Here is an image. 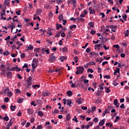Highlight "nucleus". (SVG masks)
Returning <instances> with one entry per match:
<instances>
[{
	"instance_id": "f257e3e1",
	"label": "nucleus",
	"mask_w": 129,
	"mask_h": 129,
	"mask_svg": "<svg viewBox=\"0 0 129 129\" xmlns=\"http://www.w3.org/2000/svg\"><path fill=\"white\" fill-rule=\"evenodd\" d=\"M77 71L76 72V74L79 75V74H82L84 71V68L82 67H77Z\"/></svg>"
},
{
	"instance_id": "f03ea898",
	"label": "nucleus",
	"mask_w": 129,
	"mask_h": 129,
	"mask_svg": "<svg viewBox=\"0 0 129 129\" xmlns=\"http://www.w3.org/2000/svg\"><path fill=\"white\" fill-rule=\"evenodd\" d=\"M32 77H29L27 81V86L28 88H31V85H32Z\"/></svg>"
},
{
	"instance_id": "7ed1b4c3",
	"label": "nucleus",
	"mask_w": 129,
	"mask_h": 129,
	"mask_svg": "<svg viewBox=\"0 0 129 129\" xmlns=\"http://www.w3.org/2000/svg\"><path fill=\"white\" fill-rule=\"evenodd\" d=\"M56 59H57V57L55 56H49L48 61L49 63H53L54 61H56Z\"/></svg>"
},
{
	"instance_id": "20e7f679",
	"label": "nucleus",
	"mask_w": 129,
	"mask_h": 129,
	"mask_svg": "<svg viewBox=\"0 0 129 129\" xmlns=\"http://www.w3.org/2000/svg\"><path fill=\"white\" fill-rule=\"evenodd\" d=\"M76 101L78 104H82V102L84 101L83 98H79L76 100Z\"/></svg>"
},
{
	"instance_id": "39448f33",
	"label": "nucleus",
	"mask_w": 129,
	"mask_h": 129,
	"mask_svg": "<svg viewBox=\"0 0 129 129\" xmlns=\"http://www.w3.org/2000/svg\"><path fill=\"white\" fill-rule=\"evenodd\" d=\"M34 113V110H33L31 108H28L27 109V113L30 115L31 114H33Z\"/></svg>"
},
{
	"instance_id": "423d86ee",
	"label": "nucleus",
	"mask_w": 129,
	"mask_h": 129,
	"mask_svg": "<svg viewBox=\"0 0 129 129\" xmlns=\"http://www.w3.org/2000/svg\"><path fill=\"white\" fill-rule=\"evenodd\" d=\"M6 75H7V77L8 78H12L13 77V75L12 74V72H8L6 73Z\"/></svg>"
},
{
	"instance_id": "0eeeda50",
	"label": "nucleus",
	"mask_w": 129,
	"mask_h": 129,
	"mask_svg": "<svg viewBox=\"0 0 129 129\" xmlns=\"http://www.w3.org/2000/svg\"><path fill=\"white\" fill-rule=\"evenodd\" d=\"M49 94H50V93L48 92L47 91H45V92H42V96H43L44 97L45 96H49Z\"/></svg>"
},
{
	"instance_id": "6e6552de",
	"label": "nucleus",
	"mask_w": 129,
	"mask_h": 129,
	"mask_svg": "<svg viewBox=\"0 0 129 129\" xmlns=\"http://www.w3.org/2000/svg\"><path fill=\"white\" fill-rule=\"evenodd\" d=\"M12 124H13V122L12 119H11L9 123L7 125V129H10V127L12 126Z\"/></svg>"
},
{
	"instance_id": "1a4fd4ad",
	"label": "nucleus",
	"mask_w": 129,
	"mask_h": 129,
	"mask_svg": "<svg viewBox=\"0 0 129 129\" xmlns=\"http://www.w3.org/2000/svg\"><path fill=\"white\" fill-rule=\"evenodd\" d=\"M67 59V56H61L59 58V59L61 60V62H64V60H66Z\"/></svg>"
},
{
	"instance_id": "9d476101",
	"label": "nucleus",
	"mask_w": 129,
	"mask_h": 129,
	"mask_svg": "<svg viewBox=\"0 0 129 129\" xmlns=\"http://www.w3.org/2000/svg\"><path fill=\"white\" fill-rule=\"evenodd\" d=\"M5 6H7V7L10 6V0H5L4 2Z\"/></svg>"
},
{
	"instance_id": "9b49d317",
	"label": "nucleus",
	"mask_w": 129,
	"mask_h": 129,
	"mask_svg": "<svg viewBox=\"0 0 129 129\" xmlns=\"http://www.w3.org/2000/svg\"><path fill=\"white\" fill-rule=\"evenodd\" d=\"M105 122V120L104 119H103L102 120H101L99 122V125H100L101 126H102V125H103V124H104V123Z\"/></svg>"
},
{
	"instance_id": "f8f14e48",
	"label": "nucleus",
	"mask_w": 129,
	"mask_h": 129,
	"mask_svg": "<svg viewBox=\"0 0 129 129\" xmlns=\"http://www.w3.org/2000/svg\"><path fill=\"white\" fill-rule=\"evenodd\" d=\"M108 28H110V29H111V30H115V29H117V26L111 25L109 27H108Z\"/></svg>"
},
{
	"instance_id": "ddd939ff",
	"label": "nucleus",
	"mask_w": 129,
	"mask_h": 129,
	"mask_svg": "<svg viewBox=\"0 0 129 129\" xmlns=\"http://www.w3.org/2000/svg\"><path fill=\"white\" fill-rule=\"evenodd\" d=\"M107 113H109V110L106 109L103 113V116H105V114H107Z\"/></svg>"
},
{
	"instance_id": "4468645a",
	"label": "nucleus",
	"mask_w": 129,
	"mask_h": 129,
	"mask_svg": "<svg viewBox=\"0 0 129 129\" xmlns=\"http://www.w3.org/2000/svg\"><path fill=\"white\" fill-rule=\"evenodd\" d=\"M89 11H90V14H95V11L92 10L91 7L89 8Z\"/></svg>"
},
{
	"instance_id": "2eb2a0df",
	"label": "nucleus",
	"mask_w": 129,
	"mask_h": 129,
	"mask_svg": "<svg viewBox=\"0 0 129 129\" xmlns=\"http://www.w3.org/2000/svg\"><path fill=\"white\" fill-rule=\"evenodd\" d=\"M26 48H28V50L32 51L34 49V46H33V45L30 44L28 47L26 46Z\"/></svg>"
},
{
	"instance_id": "dca6fc26",
	"label": "nucleus",
	"mask_w": 129,
	"mask_h": 129,
	"mask_svg": "<svg viewBox=\"0 0 129 129\" xmlns=\"http://www.w3.org/2000/svg\"><path fill=\"white\" fill-rule=\"evenodd\" d=\"M81 127L82 129H83V128L88 129L89 127H90V126L89 125H87L86 126H84V125H82Z\"/></svg>"
},
{
	"instance_id": "f3484780",
	"label": "nucleus",
	"mask_w": 129,
	"mask_h": 129,
	"mask_svg": "<svg viewBox=\"0 0 129 129\" xmlns=\"http://www.w3.org/2000/svg\"><path fill=\"white\" fill-rule=\"evenodd\" d=\"M42 10L41 9H37L36 10V14H37L38 16H39V15H41V14H42Z\"/></svg>"
},
{
	"instance_id": "a211bd4d",
	"label": "nucleus",
	"mask_w": 129,
	"mask_h": 129,
	"mask_svg": "<svg viewBox=\"0 0 129 129\" xmlns=\"http://www.w3.org/2000/svg\"><path fill=\"white\" fill-rule=\"evenodd\" d=\"M104 85V83H102L101 85H99L100 89H101V91L102 92V90H103V87Z\"/></svg>"
},
{
	"instance_id": "6ab92c4d",
	"label": "nucleus",
	"mask_w": 129,
	"mask_h": 129,
	"mask_svg": "<svg viewBox=\"0 0 129 129\" xmlns=\"http://www.w3.org/2000/svg\"><path fill=\"white\" fill-rule=\"evenodd\" d=\"M67 105H69V106H71V104H72V102L70 101L69 100H67Z\"/></svg>"
},
{
	"instance_id": "aec40b11",
	"label": "nucleus",
	"mask_w": 129,
	"mask_h": 129,
	"mask_svg": "<svg viewBox=\"0 0 129 129\" xmlns=\"http://www.w3.org/2000/svg\"><path fill=\"white\" fill-rule=\"evenodd\" d=\"M67 94L68 96H72L73 93H72V91H68L67 92Z\"/></svg>"
},
{
	"instance_id": "412c9836",
	"label": "nucleus",
	"mask_w": 129,
	"mask_h": 129,
	"mask_svg": "<svg viewBox=\"0 0 129 129\" xmlns=\"http://www.w3.org/2000/svg\"><path fill=\"white\" fill-rule=\"evenodd\" d=\"M58 19H59V22H61V21H63V19H64L63 18V15L62 14L60 15L58 17Z\"/></svg>"
},
{
	"instance_id": "4be33fe9",
	"label": "nucleus",
	"mask_w": 129,
	"mask_h": 129,
	"mask_svg": "<svg viewBox=\"0 0 129 129\" xmlns=\"http://www.w3.org/2000/svg\"><path fill=\"white\" fill-rule=\"evenodd\" d=\"M88 25L90 26V28H93V27H94V24L92 22L89 23Z\"/></svg>"
},
{
	"instance_id": "5701e85b",
	"label": "nucleus",
	"mask_w": 129,
	"mask_h": 129,
	"mask_svg": "<svg viewBox=\"0 0 129 129\" xmlns=\"http://www.w3.org/2000/svg\"><path fill=\"white\" fill-rule=\"evenodd\" d=\"M106 126H109L110 128H112V127H113L112 124H111V123H107L106 124Z\"/></svg>"
},
{
	"instance_id": "b1692460",
	"label": "nucleus",
	"mask_w": 129,
	"mask_h": 129,
	"mask_svg": "<svg viewBox=\"0 0 129 129\" xmlns=\"http://www.w3.org/2000/svg\"><path fill=\"white\" fill-rule=\"evenodd\" d=\"M16 106H13L12 105L10 106V109L12 110V111H15V108H16Z\"/></svg>"
},
{
	"instance_id": "393cba45",
	"label": "nucleus",
	"mask_w": 129,
	"mask_h": 129,
	"mask_svg": "<svg viewBox=\"0 0 129 129\" xmlns=\"http://www.w3.org/2000/svg\"><path fill=\"white\" fill-rule=\"evenodd\" d=\"M97 56H98V53L93 51V57H94L95 58V57H97Z\"/></svg>"
},
{
	"instance_id": "a878e982",
	"label": "nucleus",
	"mask_w": 129,
	"mask_h": 129,
	"mask_svg": "<svg viewBox=\"0 0 129 129\" xmlns=\"http://www.w3.org/2000/svg\"><path fill=\"white\" fill-rule=\"evenodd\" d=\"M38 114L39 115V116H43V115H44V113H43V112L41 111H38Z\"/></svg>"
},
{
	"instance_id": "bb28decb",
	"label": "nucleus",
	"mask_w": 129,
	"mask_h": 129,
	"mask_svg": "<svg viewBox=\"0 0 129 129\" xmlns=\"http://www.w3.org/2000/svg\"><path fill=\"white\" fill-rule=\"evenodd\" d=\"M120 119V118L119 117V116H116V118L114 120V122H117V121H118V120Z\"/></svg>"
},
{
	"instance_id": "cd10ccee",
	"label": "nucleus",
	"mask_w": 129,
	"mask_h": 129,
	"mask_svg": "<svg viewBox=\"0 0 129 129\" xmlns=\"http://www.w3.org/2000/svg\"><path fill=\"white\" fill-rule=\"evenodd\" d=\"M105 92L106 93H109L110 92V90L109 89V88H107L106 87H105Z\"/></svg>"
},
{
	"instance_id": "c85d7f7f",
	"label": "nucleus",
	"mask_w": 129,
	"mask_h": 129,
	"mask_svg": "<svg viewBox=\"0 0 129 129\" xmlns=\"http://www.w3.org/2000/svg\"><path fill=\"white\" fill-rule=\"evenodd\" d=\"M10 92V89L9 88L6 89L4 91V94H7V93H8Z\"/></svg>"
},
{
	"instance_id": "c756f323",
	"label": "nucleus",
	"mask_w": 129,
	"mask_h": 129,
	"mask_svg": "<svg viewBox=\"0 0 129 129\" xmlns=\"http://www.w3.org/2000/svg\"><path fill=\"white\" fill-rule=\"evenodd\" d=\"M101 46V44H96L95 45V49H98V48H99L100 46Z\"/></svg>"
},
{
	"instance_id": "7c9ffc66",
	"label": "nucleus",
	"mask_w": 129,
	"mask_h": 129,
	"mask_svg": "<svg viewBox=\"0 0 129 129\" xmlns=\"http://www.w3.org/2000/svg\"><path fill=\"white\" fill-rule=\"evenodd\" d=\"M23 101H24V99L20 98L17 100V102L18 103H22V102H23Z\"/></svg>"
},
{
	"instance_id": "2f4dec72",
	"label": "nucleus",
	"mask_w": 129,
	"mask_h": 129,
	"mask_svg": "<svg viewBox=\"0 0 129 129\" xmlns=\"http://www.w3.org/2000/svg\"><path fill=\"white\" fill-rule=\"evenodd\" d=\"M128 34H129V30L127 29V30L125 31V34H124L125 37H128Z\"/></svg>"
},
{
	"instance_id": "473e14b6",
	"label": "nucleus",
	"mask_w": 129,
	"mask_h": 129,
	"mask_svg": "<svg viewBox=\"0 0 129 129\" xmlns=\"http://www.w3.org/2000/svg\"><path fill=\"white\" fill-rule=\"evenodd\" d=\"M38 62H39V59H35V58L33 59V60H32L33 63H38Z\"/></svg>"
},
{
	"instance_id": "72a5a7b5",
	"label": "nucleus",
	"mask_w": 129,
	"mask_h": 129,
	"mask_svg": "<svg viewBox=\"0 0 129 129\" xmlns=\"http://www.w3.org/2000/svg\"><path fill=\"white\" fill-rule=\"evenodd\" d=\"M25 57H26V53H23L21 54V58L22 59H23L24 58H25Z\"/></svg>"
},
{
	"instance_id": "f704fd0d",
	"label": "nucleus",
	"mask_w": 129,
	"mask_h": 129,
	"mask_svg": "<svg viewBox=\"0 0 129 129\" xmlns=\"http://www.w3.org/2000/svg\"><path fill=\"white\" fill-rule=\"evenodd\" d=\"M3 119H4V120H6V121H8L9 118V116H6L3 118Z\"/></svg>"
},
{
	"instance_id": "c9c22d12",
	"label": "nucleus",
	"mask_w": 129,
	"mask_h": 129,
	"mask_svg": "<svg viewBox=\"0 0 129 129\" xmlns=\"http://www.w3.org/2000/svg\"><path fill=\"white\" fill-rule=\"evenodd\" d=\"M31 66H32L33 69H35V68H36V67H37V65H36V64H35V63H32L31 64Z\"/></svg>"
},
{
	"instance_id": "e433bc0d",
	"label": "nucleus",
	"mask_w": 129,
	"mask_h": 129,
	"mask_svg": "<svg viewBox=\"0 0 129 129\" xmlns=\"http://www.w3.org/2000/svg\"><path fill=\"white\" fill-rule=\"evenodd\" d=\"M112 84L114 85V86H117V85H118V84L116 83V81H113Z\"/></svg>"
},
{
	"instance_id": "4c0bfd02",
	"label": "nucleus",
	"mask_w": 129,
	"mask_h": 129,
	"mask_svg": "<svg viewBox=\"0 0 129 129\" xmlns=\"http://www.w3.org/2000/svg\"><path fill=\"white\" fill-rule=\"evenodd\" d=\"M23 69L24 68H29V66L27 63H25L24 65L22 67Z\"/></svg>"
},
{
	"instance_id": "58836bf2",
	"label": "nucleus",
	"mask_w": 129,
	"mask_h": 129,
	"mask_svg": "<svg viewBox=\"0 0 129 129\" xmlns=\"http://www.w3.org/2000/svg\"><path fill=\"white\" fill-rule=\"evenodd\" d=\"M101 92H101V91L98 90L96 93L97 96H99V95H100V93H101Z\"/></svg>"
},
{
	"instance_id": "ea45409f",
	"label": "nucleus",
	"mask_w": 129,
	"mask_h": 129,
	"mask_svg": "<svg viewBox=\"0 0 129 129\" xmlns=\"http://www.w3.org/2000/svg\"><path fill=\"white\" fill-rule=\"evenodd\" d=\"M15 70L17 72H19V71H21V69L18 68V66L15 67Z\"/></svg>"
},
{
	"instance_id": "a19ab883",
	"label": "nucleus",
	"mask_w": 129,
	"mask_h": 129,
	"mask_svg": "<svg viewBox=\"0 0 129 129\" xmlns=\"http://www.w3.org/2000/svg\"><path fill=\"white\" fill-rule=\"evenodd\" d=\"M9 54H10V52H9V51H7L6 52L3 53V55L4 56H8V55H9Z\"/></svg>"
},
{
	"instance_id": "79ce46f5",
	"label": "nucleus",
	"mask_w": 129,
	"mask_h": 129,
	"mask_svg": "<svg viewBox=\"0 0 129 129\" xmlns=\"http://www.w3.org/2000/svg\"><path fill=\"white\" fill-rule=\"evenodd\" d=\"M6 71L5 70H3V71H2V72H1V74L2 75H3L4 76H5V75H6Z\"/></svg>"
},
{
	"instance_id": "37998d69",
	"label": "nucleus",
	"mask_w": 129,
	"mask_h": 129,
	"mask_svg": "<svg viewBox=\"0 0 129 129\" xmlns=\"http://www.w3.org/2000/svg\"><path fill=\"white\" fill-rule=\"evenodd\" d=\"M47 34H48V36L53 35V33H52L50 30H48Z\"/></svg>"
},
{
	"instance_id": "c03bdc74",
	"label": "nucleus",
	"mask_w": 129,
	"mask_h": 129,
	"mask_svg": "<svg viewBox=\"0 0 129 129\" xmlns=\"http://www.w3.org/2000/svg\"><path fill=\"white\" fill-rule=\"evenodd\" d=\"M113 47V48H116V49H119V45L118 44L114 45Z\"/></svg>"
},
{
	"instance_id": "a18cd8bd",
	"label": "nucleus",
	"mask_w": 129,
	"mask_h": 129,
	"mask_svg": "<svg viewBox=\"0 0 129 129\" xmlns=\"http://www.w3.org/2000/svg\"><path fill=\"white\" fill-rule=\"evenodd\" d=\"M8 96L9 97H12V96L13 95V94L12 93V92H9L7 94Z\"/></svg>"
},
{
	"instance_id": "49530a36",
	"label": "nucleus",
	"mask_w": 129,
	"mask_h": 129,
	"mask_svg": "<svg viewBox=\"0 0 129 129\" xmlns=\"http://www.w3.org/2000/svg\"><path fill=\"white\" fill-rule=\"evenodd\" d=\"M62 50H63V52H67L68 51V49L67 48V47H64L62 48Z\"/></svg>"
},
{
	"instance_id": "de8ad7c7",
	"label": "nucleus",
	"mask_w": 129,
	"mask_h": 129,
	"mask_svg": "<svg viewBox=\"0 0 129 129\" xmlns=\"http://www.w3.org/2000/svg\"><path fill=\"white\" fill-rule=\"evenodd\" d=\"M33 88H34V89H35L36 88V87H37L38 88H39V87H40V85L38 84L36 85H33L32 86Z\"/></svg>"
},
{
	"instance_id": "09e8293b",
	"label": "nucleus",
	"mask_w": 129,
	"mask_h": 129,
	"mask_svg": "<svg viewBox=\"0 0 129 129\" xmlns=\"http://www.w3.org/2000/svg\"><path fill=\"white\" fill-rule=\"evenodd\" d=\"M118 101L117 100V99H115L114 100V105H116V104H118Z\"/></svg>"
},
{
	"instance_id": "8fccbe9b",
	"label": "nucleus",
	"mask_w": 129,
	"mask_h": 129,
	"mask_svg": "<svg viewBox=\"0 0 129 129\" xmlns=\"http://www.w3.org/2000/svg\"><path fill=\"white\" fill-rule=\"evenodd\" d=\"M16 44L18 45L19 47H21V46H23V43H20V41H17Z\"/></svg>"
},
{
	"instance_id": "3c124183",
	"label": "nucleus",
	"mask_w": 129,
	"mask_h": 129,
	"mask_svg": "<svg viewBox=\"0 0 129 129\" xmlns=\"http://www.w3.org/2000/svg\"><path fill=\"white\" fill-rule=\"evenodd\" d=\"M88 72H90L91 73H93V70L92 69H88L87 70Z\"/></svg>"
},
{
	"instance_id": "603ef678",
	"label": "nucleus",
	"mask_w": 129,
	"mask_h": 129,
	"mask_svg": "<svg viewBox=\"0 0 129 129\" xmlns=\"http://www.w3.org/2000/svg\"><path fill=\"white\" fill-rule=\"evenodd\" d=\"M20 13H21V10H18V11L16 12V14L17 15V16H21Z\"/></svg>"
},
{
	"instance_id": "864d4df0",
	"label": "nucleus",
	"mask_w": 129,
	"mask_h": 129,
	"mask_svg": "<svg viewBox=\"0 0 129 129\" xmlns=\"http://www.w3.org/2000/svg\"><path fill=\"white\" fill-rule=\"evenodd\" d=\"M122 18L123 19L124 21H126V19H127V16L126 15V14H125L124 16H122Z\"/></svg>"
},
{
	"instance_id": "5fc2aeb1",
	"label": "nucleus",
	"mask_w": 129,
	"mask_h": 129,
	"mask_svg": "<svg viewBox=\"0 0 129 129\" xmlns=\"http://www.w3.org/2000/svg\"><path fill=\"white\" fill-rule=\"evenodd\" d=\"M90 33L92 34V35H95V34L96 33V31L92 30L90 32Z\"/></svg>"
},
{
	"instance_id": "6e6d98bb",
	"label": "nucleus",
	"mask_w": 129,
	"mask_h": 129,
	"mask_svg": "<svg viewBox=\"0 0 129 129\" xmlns=\"http://www.w3.org/2000/svg\"><path fill=\"white\" fill-rule=\"evenodd\" d=\"M99 42H100V40H97L96 41H95L94 40L93 41V44H98V43H99Z\"/></svg>"
},
{
	"instance_id": "4d7b16f0",
	"label": "nucleus",
	"mask_w": 129,
	"mask_h": 129,
	"mask_svg": "<svg viewBox=\"0 0 129 129\" xmlns=\"http://www.w3.org/2000/svg\"><path fill=\"white\" fill-rule=\"evenodd\" d=\"M100 16H102V19H104V17H105V15L103 13H100Z\"/></svg>"
},
{
	"instance_id": "13d9d810",
	"label": "nucleus",
	"mask_w": 129,
	"mask_h": 129,
	"mask_svg": "<svg viewBox=\"0 0 129 129\" xmlns=\"http://www.w3.org/2000/svg\"><path fill=\"white\" fill-rule=\"evenodd\" d=\"M73 120H74L76 122H78V119H77V117H76V116L74 117V118L73 119Z\"/></svg>"
},
{
	"instance_id": "bf43d9fd",
	"label": "nucleus",
	"mask_w": 129,
	"mask_h": 129,
	"mask_svg": "<svg viewBox=\"0 0 129 129\" xmlns=\"http://www.w3.org/2000/svg\"><path fill=\"white\" fill-rule=\"evenodd\" d=\"M93 121L95 122H98V118L95 117L93 119Z\"/></svg>"
},
{
	"instance_id": "052dcab7",
	"label": "nucleus",
	"mask_w": 129,
	"mask_h": 129,
	"mask_svg": "<svg viewBox=\"0 0 129 129\" xmlns=\"http://www.w3.org/2000/svg\"><path fill=\"white\" fill-rule=\"evenodd\" d=\"M74 60L76 63H77L78 62V57L75 56L74 57Z\"/></svg>"
},
{
	"instance_id": "680f3d73",
	"label": "nucleus",
	"mask_w": 129,
	"mask_h": 129,
	"mask_svg": "<svg viewBox=\"0 0 129 129\" xmlns=\"http://www.w3.org/2000/svg\"><path fill=\"white\" fill-rule=\"evenodd\" d=\"M9 99L8 97H6L4 99L5 102H9Z\"/></svg>"
},
{
	"instance_id": "e2e57ef3",
	"label": "nucleus",
	"mask_w": 129,
	"mask_h": 129,
	"mask_svg": "<svg viewBox=\"0 0 129 129\" xmlns=\"http://www.w3.org/2000/svg\"><path fill=\"white\" fill-rule=\"evenodd\" d=\"M73 28L75 29V28H76V25H73L72 26H71L70 29L73 30Z\"/></svg>"
},
{
	"instance_id": "0e129e2a",
	"label": "nucleus",
	"mask_w": 129,
	"mask_h": 129,
	"mask_svg": "<svg viewBox=\"0 0 129 129\" xmlns=\"http://www.w3.org/2000/svg\"><path fill=\"white\" fill-rule=\"evenodd\" d=\"M104 78H106L107 79H109L110 78V76L105 75L104 76Z\"/></svg>"
},
{
	"instance_id": "69168bd1",
	"label": "nucleus",
	"mask_w": 129,
	"mask_h": 129,
	"mask_svg": "<svg viewBox=\"0 0 129 129\" xmlns=\"http://www.w3.org/2000/svg\"><path fill=\"white\" fill-rule=\"evenodd\" d=\"M82 109L83 110H87V106H82L81 107Z\"/></svg>"
},
{
	"instance_id": "338daca9",
	"label": "nucleus",
	"mask_w": 129,
	"mask_h": 129,
	"mask_svg": "<svg viewBox=\"0 0 129 129\" xmlns=\"http://www.w3.org/2000/svg\"><path fill=\"white\" fill-rule=\"evenodd\" d=\"M115 72L116 73H119V68H117L116 70H115Z\"/></svg>"
},
{
	"instance_id": "774afa93",
	"label": "nucleus",
	"mask_w": 129,
	"mask_h": 129,
	"mask_svg": "<svg viewBox=\"0 0 129 129\" xmlns=\"http://www.w3.org/2000/svg\"><path fill=\"white\" fill-rule=\"evenodd\" d=\"M16 93H21V90L19 89H15Z\"/></svg>"
}]
</instances>
